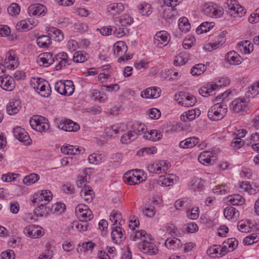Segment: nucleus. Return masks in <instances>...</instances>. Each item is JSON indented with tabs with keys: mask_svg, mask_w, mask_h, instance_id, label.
Masks as SVG:
<instances>
[{
	"mask_svg": "<svg viewBox=\"0 0 259 259\" xmlns=\"http://www.w3.org/2000/svg\"><path fill=\"white\" fill-rule=\"evenodd\" d=\"M68 57V55L64 52L60 53L55 57H53V54L46 52L40 54L38 56L37 62L40 66L48 67L52 64L55 60H57L60 59L61 60L55 66L56 69L58 70L63 66H65L66 64H69Z\"/></svg>",
	"mask_w": 259,
	"mask_h": 259,
	"instance_id": "obj_1",
	"label": "nucleus"
},
{
	"mask_svg": "<svg viewBox=\"0 0 259 259\" xmlns=\"http://www.w3.org/2000/svg\"><path fill=\"white\" fill-rule=\"evenodd\" d=\"M230 83V80L227 77L221 78L217 83L210 82L201 87L199 94L203 97H208L215 94L214 92L223 86H227Z\"/></svg>",
	"mask_w": 259,
	"mask_h": 259,
	"instance_id": "obj_2",
	"label": "nucleus"
},
{
	"mask_svg": "<svg viewBox=\"0 0 259 259\" xmlns=\"http://www.w3.org/2000/svg\"><path fill=\"white\" fill-rule=\"evenodd\" d=\"M227 112V106L223 103H218L209 109L207 116L210 120L217 121L223 119Z\"/></svg>",
	"mask_w": 259,
	"mask_h": 259,
	"instance_id": "obj_3",
	"label": "nucleus"
},
{
	"mask_svg": "<svg viewBox=\"0 0 259 259\" xmlns=\"http://www.w3.org/2000/svg\"><path fill=\"white\" fill-rule=\"evenodd\" d=\"M31 127L35 131L39 132H47L50 128L48 120L40 115H34L29 120Z\"/></svg>",
	"mask_w": 259,
	"mask_h": 259,
	"instance_id": "obj_4",
	"label": "nucleus"
},
{
	"mask_svg": "<svg viewBox=\"0 0 259 259\" xmlns=\"http://www.w3.org/2000/svg\"><path fill=\"white\" fill-rule=\"evenodd\" d=\"M174 98L180 105L187 107L193 106L197 102L195 96L188 93L182 92L176 94Z\"/></svg>",
	"mask_w": 259,
	"mask_h": 259,
	"instance_id": "obj_5",
	"label": "nucleus"
},
{
	"mask_svg": "<svg viewBox=\"0 0 259 259\" xmlns=\"http://www.w3.org/2000/svg\"><path fill=\"white\" fill-rule=\"evenodd\" d=\"M181 0H163L164 4L167 6V8L163 9L162 17L167 21L170 22L175 17L176 12L172 8L177 6Z\"/></svg>",
	"mask_w": 259,
	"mask_h": 259,
	"instance_id": "obj_6",
	"label": "nucleus"
},
{
	"mask_svg": "<svg viewBox=\"0 0 259 259\" xmlns=\"http://www.w3.org/2000/svg\"><path fill=\"white\" fill-rule=\"evenodd\" d=\"M203 11L204 14L210 17H220L223 14V10L221 8H218L216 5L212 3L205 4L203 7Z\"/></svg>",
	"mask_w": 259,
	"mask_h": 259,
	"instance_id": "obj_7",
	"label": "nucleus"
},
{
	"mask_svg": "<svg viewBox=\"0 0 259 259\" xmlns=\"http://www.w3.org/2000/svg\"><path fill=\"white\" fill-rule=\"evenodd\" d=\"M151 239L144 240L143 242L139 244V248L144 253L153 255L157 253L158 249L156 245L151 242Z\"/></svg>",
	"mask_w": 259,
	"mask_h": 259,
	"instance_id": "obj_8",
	"label": "nucleus"
},
{
	"mask_svg": "<svg viewBox=\"0 0 259 259\" xmlns=\"http://www.w3.org/2000/svg\"><path fill=\"white\" fill-rule=\"evenodd\" d=\"M169 40V35L165 31L157 32L154 37V43L159 48L165 46Z\"/></svg>",
	"mask_w": 259,
	"mask_h": 259,
	"instance_id": "obj_9",
	"label": "nucleus"
},
{
	"mask_svg": "<svg viewBox=\"0 0 259 259\" xmlns=\"http://www.w3.org/2000/svg\"><path fill=\"white\" fill-rule=\"evenodd\" d=\"M124 181L129 185H137L143 181L138 171H129L123 176Z\"/></svg>",
	"mask_w": 259,
	"mask_h": 259,
	"instance_id": "obj_10",
	"label": "nucleus"
},
{
	"mask_svg": "<svg viewBox=\"0 0 259 259\" xmlns=\"http://www.w3.org/2000/svg\"><path fill=\"white\" fill-rule=\"evenodd\" d=\"M215 158V156L214 152L204 151L199 154L198 159L200 163L204 165H208L213 164Z\"/></svg>",
	"mask_w": 259,
	"mask_h": 259,
	"instance_id": "obj_11",
	"label": "nucleus"
},
{
	"mask_svg": "<svg viewBox=\"0 0 259 259\" xmlns=\"http://www.w3.org/2000/svg\"><path fill=\"white\" fill-rule=\"evenodd\" d=\"M46 7L40 4H33L28 8V14L30 16H44L46 14Z\"/></svg>",
	"mask_w": 259,
	"mask_h": 259,
	"instance_id": "obj_12",
	"label": "nucleus"
},
{
	"mask_svg": "<svg viewBox=\"0 0 259 259\" xmlns=\"http://www.w3.org/2000/svg\"><path fill=\"white\" fill-rule=\"evenodd\" d=\"M58 127L60 129L69 132H76L80 128V126L78 124L73 122L70 119H67L63 122H60Z\"/></svg>",
	"mask_w": 259,
	"mask_h": 259,
	"instance_id": "obj_13",
	"label": "nucleus"
},
{
	"mask_svg": "<svg viewBox=\"0 0 259 259\" xmlns=\"http://www.w3.org/2000/svg\"><path fill=\"white\" fill-rule=\"evenodd\" d=\"M15 85L13 78L9 75L0 76V86L6 90L11 91L13 90Z\"/></svg>",
	"mask_w": 259,
	"mask_h": 259,
	"instance_id": "obj_14",
	"label": "nucleus"
},
{
	"mask_svg": "<svg viewBox=\"0 0 259 259\" xmlns=\"http://www.w3.org/2000/svg\"><path fill=\"white\" fill-rule=\"evenodd\" d=\"M5 63L7 68L10 69H14L18 66V59L14 51L11 50L7 53Z\"/></svg>",
	"mask_w": 259,
	"mask_h": 259,
	"instance_id": "obj_15",
	"label": "nucleus"
},
{
	"mask_svg": "<svg viewBox=\"0 0 259 259\" xmlns=\"http://www.w3.org/2000/svg\"><path fill=\"white\" fill-rule=\"evenodd\" d=\"M52 211L51 205L48 203L45 204H41L38 207L35 208L34 210V213L36 217H43L48 216L50 213H52Z\"/></svg>",
	"mask_w": 259,
	"mask_h": 259,
	"instance_id": "obj_16",
	"label": "nucleus"
},
{
	"mask_svg": "<svg viewBox=\"0 0 259 259\" xmlns=\"http://www.w3.org/2000/svg\"><path fill=\"white\" fill-rule=\"evenodd\" d=\"M124 10V6L121 3H113L107 7V12L113 17L120 14Z\"/></svg>",
	"mask_w": 259,
	"mask_h": 259,
	"instance_id": "obj_17",
	"label": "nucleus"
},
{
	"mask_svg": "<svg viewBox=\"0 0 259 259\" xmlns=\"http://www.w3.org/2000/svg\"><path fill=\"white\" fill-rule=\"evenodd\" d=\"M24 233L27 236L33 238H37L42 236V231L38 228V226L33 225L26 227L24 230Z\"/></svg>",
	"mask_w": 259,
	"mask_h": 259,
	"instance_id": "obj_18",
	"label": "nucleus"
},
{
	"mask_svg": "<svg viewBox=\"0 0 259 259\" xmlns=\"http://www.w3.org/2000/svg\"><path fill=\"white\" fill-rule=\"evenodd\" d=\"M247 102L242 98H237L234 100L230 105V109L235 113L243 111L246 107Z\"/></svg>",
	"mask_w": 259,
	"mask_h": 259,
	"instance_id": "obj_19",
	"label": "nucleus"
},
{
	"mask_svg": "<svg viewBox=\"0 0 259 259\" xmlns=\"http://www.w3.org/2000/svg\"><path fill=\"white\" fill-rule=\"evenodd\" d=\"M13 133L14 136L19 141L28 143L27 141L30 140V137L24 129L20 127H16L13 128Z\"/></svg>",
	"mask_w": 259,
	"mask_h": 259,
	"instance_id": "obj_20",
	"label": "nucleus"
},
{
	"mask_svg": "<svg viewBox=\"0 0 259 259\" xmlns=\"http://www.w3.org/2000/svg\"><path fill=\"white\" fill-rule=\"evenodd\" d=\"M52 198V194L49 190H42L40 194H36L32 200L33 203H38L40 201H49Z\"/></svg>",
	"mask_w": 259,
	"mask_h": 259,
	"instance_id": "obj_21",
	"label": "nucleus"
},
{
	"mask_svg": "<svg viewBox=\"0 0 259 259\" xmlns=\"http://www.w3.org/2000/svg\"><path fill=\"white\" fill-rule=\"evenodd\" d=\"M229 14L234 18H240L246 13L245 9L243 7L237 4L236 6H234V4L229 6Z\"/></svg>",
	"mask_w": 259,
	"mask_h": 259,
	"instance_id": "obj_22",
	"label": "nucleus"
},
{
	"mask_svg": "<svg viewBox=\"0 0 259 259\" xmlns=\"http://www.w3.org/2000/svg\"><path fill=\"white\" fill-rule=\"evenodd\" d=\"M204 181L201 178L194 177L189 183L190 189L194 192H200L204 187Z\"/></svg>",
	"mask_w": 259,
	"mask_h": 259,
	"instance_id": "obj_23",
	"label": "nucleus"
},
{
	"mask_svg": "<svg viewBox=\"0 0 259 259\" xmlns=\"http://www.w3.org/2000/svg\"><path fill=\"white\" fill-rule=\"evenodd\" d=\"M159 89L149 88L141 93V96L146 99H156L159 97Z\"/></svg>",
	"mask_w": 259,
	"mask_h": 259,
	"instance_id": "obj_24",
	"label": "nucleus"
},
{
	"mask_svg": "<svg viewBox=\"0 0 259 259\" xmlns=\"http://www.w3.org/2000/svg\"><path fill=\"white\" fill-rule=\"evenodd\" d=\"M114 55L119 56L125 55L127 51V46L125 42L118 41L113 46Z\"/></svg>",
	"mask_w": 259,
	"mask_h": 259,
	"instance_id": "obj_25",
	"label": "nucleus"
},
{
	"mask_svg": "<svg viewBox=\"0 0 259 259\" xmlns=\"http://www.w3.org/2000/svg\"><path fill=\"white\" fill-rule=\"evenodd\" d=\"M200 111L199 109H191L185 112L180 116L182 121L187 122L194 120L196 116H199Z\"/></svg>",
	"mask_w": 259,
	"mask_h": 259,
	"instance_id": "obj_26",
	"label": "nucleus"
},
{
	"mask_svg": "<svg viewBox=\"0 0 259 259\" xmlns=\"http://www.w3.org/2000/svg\"><path fill=\"white\" fill-rule=\"evenodd\" d=\"M80 197L85 201L91 202L94 198V193L91 187L84 185L80 192Z\"/></svg>",
	"mask_w": 259,
	"mask_h": 259,
	"instance_id": "obj_27",
	"label": "nucleus"
},
{
	"mask_svg": "<svg viewBox=\"0 0 259 259\" xmlns=\"http://www.w3.org/2000/svg\"><path fill=\"white\" fill-rule=\"evenodd\" d=\"M130 239L132 241H137L139 239L143 242L144 240L151 239V235L147 233L145 230L133 232L130 235Z\"/></svg>",
	"mask_w": 259,
	"mask_h": 259,
	"instance_id": "obj_28",
	"label": "nucleus"
},
{
	"mask_svg": "<svg viewBox=\"0 0 259 259\" xmlns=\"http://www.w3.org/2000/svg\"><path fill=\"white\" fill-rule=\"evenodd\" d=\"M111 238L112 241L116 244L120 243L124 238L122 233V229L120 226H116L113 228L111 232Z\"/></svg>",
	"mask_w": 259,
	"mask_h": 259,
	"instance_id": "obj_29",
	"label": "nucleus"
},
{
	"mask_svg": "<svg viewBox=\"0 0 259 259\" xmlns=\"http://www.w3.org/2000/svg\"><path fill=\"white\" fill-rule=\"evenodd\" d=\"M199 139L196 137H189L182 141L179 144L180 148H191L196 146L199 142Z\"/></svg>",
	"mask_w": 259,
	"mask_h": 259,
	"instance_id": "obj_30",
	"label": "nucleus"
},
{
	"mask_svg": "<svg viewBox=\"0 0 259 259\" xmlns=\"http://www.w3.org/2000/svg\"><path fill=\"white\" fill-rule=\"evenodd\" d=\"M113 20L116 24L119 23L122 26L131 25L133 22V18L128 14H124L118 17H113Z\"/></svg>",
	"mask_w": 259,
	"mask_h": 259,
	"instance_id": "obj_31",
	"label": "nucleus"
},
{
	"mask_svg": "<svg viewBox=\"0 0 259 259\" xmlns=\"http://www.w3.org/2000/svg\"><path fill=\"white\" fill-rule=\"evenodd\" d=\"M226 59L231 64H239L242 62V59L235 51H230L226 56Z\"/></svg>",
	"mask_w": 259,
	"mask_h": 259,
	"instance_id": "obj_32",
	"label": "nucleus"
},
{
	"mask_svg": "<svg viewBox=\"0 0 259 259\" xmlns=\"http://www.w3.org/2000/svg\"><path fill=\"white\" fill-rule=\"evenodd\" d=\"M21 108L20 102L19 100L10 102L7 105V111L9 114L14 115L17 113Z\"/></svg>",
	"mask_w": 259,
	"mask_h": 259,
	"instance_id": "obj_33",
	"label": "nucleus"
},
{
	"mask_svg": "<svg viewBox=\"0 0 259 259\" xmlns=\"http://www.w3.org/2000/svg\"><path fill=\"white\" fill-rule=\"evenodd\" d=\"M224 214L226 219L230 220L232 219H236L239 217V213L234 207L228 206L224 209Z\"/></svg>",
	"mask_w": 259,
	"mask_h": 259,
	"instance_id": "obj_34",
	"label": "nucleus"
},
{
	"mask_svg": "<svg viewBox=\"0 0 259 259\" xmlns=\"http://www.w3.org/2000/svg\"><path fill=\"white\" fill-rule=\"evenodd\" d=\"M133 129V132H134V134L136 135H141L144 134L145 135L146 133L147 128L145 125L143 123L139 121H135L132 127Z\"/></svg>",
	"mask_w": 259,
	"mask_h": 259,
	"instance_id": "obj_35",
	"label": "nucleus"
},
{
	"mask_svg": "<svg viewBox=\"0 0 259 259\" xmlns=\"http://www.w3.org/2000/svg\"><path fill=\"white\" fill-rule=\"evenodd\" d=\"M189 54L186 52H182L176 56L174 64L181 66L185 64L189 60Z\"/></svg>",
	"mask_w": 259,
	"mask_h": 259,
	"instance_id": "obj_36",
	"label": "nucleus"
},
{
	"mask_svg": "<svg viewBox=\"0 0 259 259\" xmlns=\"http://www.w3.org/2000/svg\"><path fill=\"white\" fill-rule=\"evenodd\" d=\"M90 163L99 164L105 160V156L102 154L93 153L88 157Z\"/></svg>",
	"mask_w": 259,
	"mask_h": 259,
	"instance_id": "obj_37",
	"label": "nucleus"
},
{
	"mask_svg": "<svg viewBox=\"0 0 259 259\" xmlns=\"http://www.w3.org/2000/svg\"><path fill=\"white\" fill-rule=\"evenodd\" d=\"M238 189L239 192L242 193L246 192L250 194L256 193L255 189H253L248 182L242 181L239 184Z\"/></svg>",
	"mask_w": 259,
	"mask_h": 259,
	"instance_id": "obj_38",
	"label": "nucleus"
},
{
	"mask_svg": "<svg viewBox=\"0 0 259 259\" xmlns=\"http://www.w3.org/2000/svg\"><path fill=\"white\" fill-rule=\"evenodd\" d=\"M44 83L39 87L38 92L41 96L48 97L51 93V89L50 84L46 80L43 81Z\"/></svg>",
	"mask_w": 259,
	"mask_h": 259,
	"instance_id": "obj_39",
	"label": "nucleus"
},
{
	"mask_svg": "<svg viewBox=\"0 0 259 259\" xmlns=\"http://www.w3.org/2000/svg\"><path fill=\"white\" fill-rule=\"evenodd\" d=\"M230 204L233 205H241L244 203L245 199L239 194L230 195L227 198Z\"/></svg>",
	"mask_w": 259,
	"mask_h": 259,
	"instance_id": "obj_40",
	"label": "nucleus"
},
{
	"mask_svg": "<svg viewBox=\"0 0 259 259\" xmlns=\"http://www.w3.org/2000/svg\"><path fill=\"white\" fill-rule=\"evenodd\" d=\"M181 241L179 239L175 240L167 238L164 243V245L168 249L175 250L177 249H180Z\"/></svg>",
	"mask_w": 259,
	"mask_h": 259,
	"instance_id": "obj_41",
	"label": "nucleus"
},
{
	"mask_svg": "<svg viewBox=\"0 0 259 259\" xmlns=\"http://www.w3.org/2000/svg\"><path fill=\"white\" fill-rule=\"evenodd\" d=\"M238 47L241 51H243L245 54H250L253 51V46L248 40L239 42Z\"/></svg>",
	"mask_w": 259,
	"mask_h": 259,
	"instance_id": "obj_42",
	"label": "nucleus"
},
{
	"mask_svg": "<svg viewBox=\"0 0 259 259\" xmlns=\"http://www.w3.org/2000/svg\"><path fill=\"white\" fill-rule=\"evenodd\" d=\"M162 135L156 130H151L144 135V137L152 141H156L161 139Z\"/></svg>",
	"mask_w": 259,
	"mask_h": 259,
	"instance_id": "obj_43",
	"label": "nucleus"
},
{
	"mask_svg": "<svg viewBox=\"0 0 259 259\" xmlns=\"http://www.w3.org/2000/svg\"><path fill=\"white\" fill-rule=\"evenodd\" d=\"M49 34L56 41H60L63 39V34L61 31L56 28L52 27L49 30Z\"/></svg>",
	"mask_w": 259,
	"mask_h": 259,
	"instance_id": "obj_44",
	"label": "nucleus"
},
{
	"mask_svg": "<svg viewBox=\"0 0 259 259\" xmlns=\"http://www.w3.org/2000/svg\"><path fill=\"white\" fill-rule=\"evenodd\" d=\"M36 42L38 46L41 48H47L51 43L50 37L47 35H44L37 37Z\"/></svg>",
	"mask_w": 259,
	"mask_h": 259,
	"instance_id": "obj_45",
	"label": "nucleus"
},
{
	"mask_svg": "<svg viewBox=\"0 0 259 259\" xmlns=\"http://www.w3.org/2000/svg\"><path fill=\"white\" fill-rule=\"evenodd\" d=\"M178 26L180 29L184 32L189 31L191 26L188 19L186 17H182L179 20Z\"/></svg>",
	"mask_w": 259,
	"mask_h": 259,
	"instance_id": "obj_46",
	"label": "nucleus"
},
{
	"mask_svg": "<svg viewBox=\"0 0 259 259\" xmlns=\"http://www.w3.org/2000/svg\"><path fill=\"white\" fill-rule=\"evenodd\" d=\"M36 25V22L31 21L30 19L20 21L17 25L18 27H21L23 29H30Z\"/></svg>",
	"mask_w": 259,
	"mask_h": 259,
	"instance_id": "obj_47",
	"label": "nucleus"
},
{
	"mask_svg": "<svg viewBox=\"0 0 259 259\" xmlns=\"http://www.w3.org/2000/svg\"><path fill=\"white\" fill-rule=\"evenodd\" d=\"M213 24L214 23L213 22H203L196 29V32L198 34H201L203 32H206L213 27Z\"/></svg>",
	"mask_w": 259,
	"mask_h": 259,
	"instance_id": "obj_48",
	"label": "nucleus"
},
{
	"mask_svg": "<svg viewBox=\"0 0 259 259\" xmlns=\"http://www.w3.org/2000/svg\"><path fill=\"white\" fill-rule=\"evenodd\" d=\"M88 59V55L83 52L78 51L74 53L73 60L76 63H83Z\"/></svg>",
	"mask_w": 259,
	"mask_h": 259,
	"instance_id": "obj_49",
	"label": "nucleus"
},
{
	"mask_svg": "<svg viewBox=\"0 0 259 259\" xmlns=\"http://www.w3.org/2000/svg\"><path fill=\"white\" fill-rule=\"evenodd\" d=\"M206 70V67L203 64L195 65L191 70V73L193 76H198L202 74Z\"/></svg>",
	"mask_w": 259,
	"mask_h": 259,
	"instance_id": "obj_50",
	"label": "nucleus"
},
{
	"mask_svg": "<svg viewBox=\"0 0 259 259\" xmlns=\"http://www.w3.org/2000/svg\"><path fill=\"white\" fill-rule=\"evenodd\" d=\"M39 177L36 174H30L23 179V183L27 185H31L39 180Z\"/></svg>",
	"mask_w": 259,
	"mask_h": 259,
	"instance_id": "obj_51",
	"label": "nucleus"
},
{
	"mask_svg": "<svg viewBox=\"0 0 259 259\" xmlns=\"http://www.w3.org/2000/svg\"><path fill=\"white\" fill-rule=\"evenodd\" d=\"M140 13L143 16H148L152 13V8L150 4H143L139 6Z\"/></svg>",
	"mask_w": 259,
	"mask_h": 259,
	"instance_id": "obj_52",
	"label": "nucleus"
},
{
	"mask_svg": "<svg viewBox=\"0 0 259 259\" xmlns=\"http://www.w3.org/2000/svg\"><path fill=\"white\" fill-rule=\"evenodd\" d=\"M156 152L157 149L155 147H145L138 151L137 155L139 156H143L145 155L153 154Z\"/></svg>",
	"mask_w": 259,
	"mask_h": 259,
	"instance_id": "obj_53",
	"label": "nucleus"
},
{
	"mask_svg": "<svg viewBox=\"0 0 259 259\" xmlns=\"http://www.w3.org/2000/svg\"><path fill=\"white\" fill-rule=\"evenodd\" d=\"M65 87L64 96H69L73 93L74 85L72 81L69 80H65Z\"/></svg>",
	"mask_w": 259,
	"mask_h": 259,
	"instance_id": "obj_54",
	"label": "nucleus"
},
{
	"mask_svg": "<svg viewBox=\"0 0 259 259\" xmlns=\"http://www.w3.org/2000/svg\"><path fill=\"white\" fill-rule=\"evenodd\" d=\"M78 218L80 221L87 223L88 221H91L93 219V214L91 210L88 208L85 211L83 212L82 214H79Z\"/></svg>",
	"mask_w": 259,
	"mask_h": 259,
	"instance_id": "obj_55",
	"label": "nucleus"
},
{
	"mask_svg": "<svg viewBox=\"0 0 259 259\" xmlns=\"http://www.w3.org/2000/svg\"><path fill=\"white\" fill-rule=\"evenodd\" d=\"M259 240V235L256 234H252L244 239V243L246 245H251L258 241Z\"/></svg>",
	"mask_w": 259,
	"mask_h": 259,
	"instance_id": "obj_56",
	"label": "nucleus"
},
{
	"mask_svg": "<svg viewBox=\"0 0 259 259\" xmlns=\"http://www.w3.org/2000/svg\"><path fill=\"white\" fill-rule=\"evenodd\" d=\"M88 224L84 221L74 222L73 224L72 227L79 231H85L87 230Z\"/></svg>",
	"mask_w": 259,
	"mask_h": 259,
	"instance_id": "obj_57",
	"label": "nucleus"
},
{
	"mask_svg": "<svg viewBox=\"0 0 259 259\" xmlns=\"http://www.w3.org/2000/svg\"><path fill=\"white\" fill-rule=\"evenodd\" d=\"M20 11L19 6L16 3H13L8 8V13L11 16L18 15Z\"/></svg>",
	"mask_w": 259,
	"mask_h": 259,
	"instance_id": "obj_58",
	"label": "nucleus"
},
{
	"mask_svg": "<svg viewBox=\"0 0 259 259\" xmlns=\"http://www.w3.org/2000/svg\"><path fill=\"white\" fill-rule=\"evenodd\" d=\"M52 208V213L58 212L61 213L63 212L65 209V205L62 203H56L53 205H51Z\"/></svg>",
	"mask_w": 259,
	"mask_h": 259,
	"instance_id": "obj_59",
	"label": "nucleus"
},
{
	"mask_svg": "<svg viewBox=\"0 0 259 259\" xmlns=\"http://www.w3.org/2000/svg\"><path fill=\"white\" fill-rule=\"evenodd\" d=\"M167 229L166 231L169 233L171 236L179 237L180 235V233L178 229L175 227V226L171 223H169L167 224Z\"/></svg>",
	"mask_w": 259,
	"mask_h": 259,
	"instance_id": "obj_60",
	"label": "nucleus"
},
{
	"mask_svg": "<svg viewBox=\"0 0 259 259\" xmlns=\"http://www.w3.org/2000/svg\"><path fill=\"white\" fill-rule=\"evenodd\" d=\"M214 193L225 194L229 192V188L226 185H220L213 189Z\"/></svg>",
	"mask_w": 259,
	"mask_h": 259,
	"instance_id": "obj_61",
	"label": "nucleus"
},
{
	"mask_svg": "<svg viewBox=\"0 0 259 259\" xmlns=\"http://www.w3.org/2000/svg\"><path fill=\"white\" fill-rule=\"evenodd\" d=\"M55 90L60 94L64 96L65 90V81L60 80L57 81L55 85Z\"/></svg>",
	"mask_w": 259,
	"mask_h": 259,
	"instance_id": "obj_62",
	"label": "nucleus"
},
{
	"mask_svg": "<svg viewBox=\"0 0 259 259\" xmlns=\"http://www.w3.org/2000/svg\"><path fill=\"white\" fill-rule=\"evenodd\" d=\"M238 241L234 238H229L225 241V244L227 245L231 251H233L237 247Z\"/></svg>",
	"mask_w": 259,
	"mask_h": 259,
	"instance_id": "obj_63",
	"label": "nucleus"
},
{
	"mask_svg": "<svg viewBox=\"0 0 259 259\" xmlns=\"http://www.w3.org/2000/svg\"><path fill=\"white\" fill-rule=\"evenodd\" d=\"M148 169L151 173L159 174L161 172V169L159 165V161L149 165L148 167Z\"/></svg>",
	"mask_w": 259,
	"mask_h": 259,
	"instance_id": "obj_64",
	"label": "nucleus"
}]
</instances>
